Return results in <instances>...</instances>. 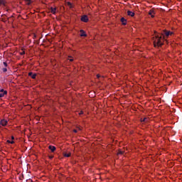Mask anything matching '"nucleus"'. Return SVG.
Instances as JSON below:
<instances>
[{
	"label": "nucleus",
	"instance_id": "nucleus-1",
	"mask_svg": "<svg viewBox=\"0 0 182 182\" xmlns=\"http://www.w3.org/2000/svg\"><path fill=\"white\" fill-rule=\"evenodd\" d=\"M154 46V48H157V46H163V38L159 33L155 32V36L153 37Z\"/></svg>",
	"mask_w": 182,
	"mask_h": 182
},
{
	"label": "nucleus",
	"instance_id": "nucleus-2",
	"mask_svg": "<svg viewBox=\"0 0 182 182\" xmlns=\"http://www.w3.org/2000/svg\"><path fill=\"white\" fill-rule=\"evenodd\" d=\"M173 33H173V31L164 30L161 33V36H164V39H166V38H168V36H171L172 35H173Z\"/></svg>",
	"mask_w": 182,
	"mask_h": 182
},
{
	"label": "nucleus",
	"instance_id": "nucleus-3",
	"mask_svg": "<svg viewBox=\"0 0 182 182\" xmlns=\"http://www.w3.org/2000/svg\"><path fill=\"white\" fill-rule=\"evenodd\" d=\"M1 16V21L4 22V23H11V21H9L10 18H7L6 15H2Z\"/></svg>",
	"mask_w": 182,
	"mask_h": 182
},
{
	"label": "nucleus",
	"instance_id": "nucleus-4",
	"mask_svg": "<svg viewBox=\"0 0 182 182\" xmlns=\"http://www.w3.org/2000/svg\"><path fill=\"white\" fill-rule=\"evenodd\" d=\"M81 21L82 22H89V17H87V16L86 15H83L82 17H81Z\"/></svg>",
	"mask_w": 182,
	"mask_h": 182
},
{
	"label": "nucleus",
	"instance_id": "nucleus-5",
	"mask_svg": "<svg viewBox=\"0 0 182 182\" xmlns=\"http://www.w3.org/2000/svg\"><path fill=\"white\" fill-rule=\"evenodd\" d=\"M58 11V9L56 7H50V11L51 12V14H53V15H56V12Z\"/></svg>",
	"mask_w": 182,
	"mask_h": 182
},
{
	"label": "nucleus",
	"instance_id": "nucleus-6",
	"mask_svg": "<svg viewBox=\"0 0 182 182\" xmlns=\"http://www.w3.org/2000/svg\"><path fill=\"white\" fill-rule=\"evenodd\" d=\"M8 92L6 90H4V89L0 90V97H4L5 95H7Z\"/></svg>",
	"mask_w": 182,
	"mask_h": 182
},
{
	"label": "nucleus",
	"instance_id": "nucleus-7",
	"mask_svg": "<svg viewBox=\"0 0 182 182\" xmlns=\"http://www.w3.org/2000/svg\"><path fill=\"white\" fill-rule=\"evenodd\" d=\"M8 121L6 119H1L0 122V126H6Z\"/></svg>",
	"mask_w": 182,
	"mask_h": 182
},
{
	"label": "nucleus",
	"instance_id": "nucleus-8",
	"mask_svg": "<svg viewBox=\"0 0 182 182\" xmlns=\"http://www.w3.org/2000/svg\"><path fill=\"white\" fill-rule=\"evenodd\" d=\"M28 76H31L32 79H36V73L33 74V73L30 72L28 73Z\"/></svg>",
	"mask_w": 182,
	"mask_h": 182
},
{
	"label": "nucleus",
	"instance_id": "nucleus-9",
	"mask_svg": "<svg viewBox=\"0 0 182 182\" xmlns=\"http://www.w3.org/2000/svg\"><path fill=\"white\" fill-rule=\"evenodd\" d=\"M121 22L122 25H127V20L124 18V17L121 18Z\"/></svg>",
	"mask_w": 182,
	"mask_h": 182
},
{
	"label": "nucleus",
	"instance_id": "nucleus-10",
	"mask_svg": "<svg viewBox=\"0 0 182 182\" xmlns=\"http://www.w3.org/2000/svg\"><path fill=\"white\" fill-rule=\"evenodd\" d=\"M48 149H49V150H50V151H52V153H53V151H55V150H56V147H55V146H52V145H50V146H48Z\"/></svg>",
	"mask_w": 182,
	"mask_h": 182
},
{
	"label": "nucleus",
	"instance_id": "nucleus-11",
	"mask_svg": "<svg viewBox=\"0 0 182 182\" xmlns=\"http://www.w3.org/2000/svg\"><path fill=\"white\" fill-rule=\"evenodd\" d=\"M127 15H128V16H132V17H133V16H134V12L128 11H127Z\"/></svg>",
	"mask_w": 182,
	"mask_h": 182
},
{
	"label": "nucleus",
	"instance_id": "nucleus-12",
	"mask_svg": "<svg viewBox=\"0 0 182 182\" xmlns=\"http://www.w3.org/2000/svg\"><path fill=\"white\" fill-rule=\"evenodd\" d=\"M80 36H87V35H86V32H85L83 30H80Z\"/></svg>",
	"mask_w": 182,
	"mask_h": 182
},
{
	"label": "nucleus",
	"instance_id": "nucleus-13",
	"mask_svg": "<svg viewBox=\"0 0 182 182\" xmlns=\"http://www.w3.org/2000/svg\"><path fill=\"white\" fill-rule=\"evenodd\" d=\"M153 14H154V11L153 10H150L149 15H151V18H154V15H153Z\"/></svg>",
	"mask_w": 182,
	"mask_h": 182
},
{
	"label": "nucleus",
	"instance_id": "nucleus-14",
	"mask_svg": "<svg viewBox=\"0 0 182 182\" xmlns=\"http://www.w3.org/2000/svg\"><path fill=\"white\" fill-rule=\"evenodd\" d=\"M26 2H27V5H31V4H32V1L31 0H25Z\"/></svg>",
	"mask_w": 182,
	"mask_h": 182
},
{
	"label": "nucleus",
	"instance_id": "nucleus-15",
	"mask_svg": "<svg viewBox=\"0 0 182 182\" xmlns=\"http://www.w3.org/2000/svg\"><path fill=\"white\" fill-rule=\"evenodd\" d=\"M5 4H6L5 1L0 0V5H4L5 6Z\"/></svg>",
	"mask_w": 182,
	"mask_h": 182
},
{
	"label": "nucleus",
	"instance_id": "nucleus-16",
	"mask_svg": "<svg viewBox=\"0 0 182 182\" xmlns=\"http://www.w3.org/2000/svg\"><path fill=\"white\" fill-rule=\"evenodd\" d=\"M2 71L4 72V73L8 72V69L6 68H2Z\"/></svg>",
	"mask_w": 182,
	"mask_h": 182
},
{
	"label": "nucleus",
	"instance_id": "nucleus-17",
	"mask_svg": "<svg viewBox=\"0 0 182 182\" xmlns=\"http://www.w3.org/2000/svg\"><path fill=\"white\" fill-rule=\"evenodd\" d=\"M64 157H70V153H69V154H64Z\"/></svg>",
	"mask_w": 182,
	"mask_h": 182
},
{
	"label": "nucleus",
	"instance_id": "nucleus-18",
	"mask_svg": "<svg viewBox=\"0 0 182 182\" xmlns=\"http://www.w3.org/2000/svg\"><path fill=\"white\" fill-rule=\"evenodd\" d=\"M148 120H149V119L145 117V118H144V119H141V122H148Z\"/></svg>",
	"mask_w": 182,
	"mask_h": 182
},
{
	"label": "nucleus",
	"instance_id": "nucleus-19",
	"mask_svg": "<svg viewBox=\"0 0 182 182\" xmlns=\"http://www.w3.org/2000/svg\"><path fill=\"white\" fill-rule=\"evenodd\" d=\"M12 18H14V16H11V17H10L9 18V19H10V23H12V22H14V19H12Z\"/></svg>",
	"mask_w": 182,
	"mask_h": 182
},
{
	"label": "nucleus",
	"instance_id": "nucleus-20",
	"mask_svg": "<svg viewBox=\"0 0 182 182\" xmlns=\"http://www.w3.org/2000/svg\"><path fill=\"white\" fill-rule=\"evenodd\" d=\"M67 4H68V6H70V8H73L72 3L68 2Z\"/></svg>",
	"mask_w": 182,
	"mask_h": 182
},
{
	"label": "nucleus",
	"instance_id": "nucleus-21",
	"mask_svg": "<svg viewBox=\"0 0 182 182\" xmlns=\"http://www.w3.org/2000/svg\"><path fill=\"white\" fill-rule=\"evenodd\" d=\"M3 65L5 66V68L8 67V63H6V62H4Z\"/></svg>",
	"mask_w": 182,
	"mask_h": 182
},
{
	"label": "nucleus",
	"instance_id": "nucleus-22",
	"mask_svg": "<svg viewBox=\"0 0 182 182\" xmlns=\"http://www.w3.org/2000/svg\"><path fill=\"white\" fill-rule=\"evenodd\" d=\"M7 142H8V143H11V144H14V143H15L14 141H9V140H8Z\"/></svg>",
	"mask_w": 182,
	"mask_h": 182
},
{
	"label": "nucleus",
	"instance_id": "nucleus-23",
	"mask_svg": "<svg viewBox=\"0 0 182 182\" xmlns=\"http://www.w3.org/2000/svg\"><path fill=\"white\" fill-rule=\"evenodd\" d=\"M20 55H25V51H23L22 53H21Z\"/></svg>",
	"mask_w": 182,
	"mask_h": 182
},
{
	"label": "nucleus",
	"instance_id": "nucleus-24",
	"mask_svg": "<svg viewBox=\"0 0 182 182\" xmlns=\"http://www.w3.org/2000/svg\"><path fill=\"white\" fill-rule=\"evenodd\" d=\"M80 116L83 114V111H80V113H79Z\"/></svg>",
	"mask_w": 182,
	"mask_h": 182
},
{
	"label": "nucleus",
	"instance_id": "nucleus-25",
	"mask_svg": "<svg viewBox=\"0 0 182 182\" xmlns=\"http://www.w3.org/2000/svg\"><path fill=\"white\" fill-rule=\"evenodd\" d=\"M118 154H123V151H119V153H118Z\"/></svg>",
	"mask_w": 182,
	"mask_h": 182
},
{
	"label": "nucleus",
	"instance_id": "nucleus-26",
	"mask_svg": "<svg viewBox=\"0 0 182 182\" xmlns=\"http://www.w3.org/2000/svg\"><path fill=\"white\" fill-rule=\"evenodd\" d=\"M49 159H50V160H52V159H53V156H50Z\"/></svg>",
	"mask_w": 182,
	"mask_h": 182
},
{
	"label": "nucleus",
	"instance_id": "nucleus-27",
	"mask_svg": "<svg viewBox=\"0 0 182 182\" xmlns=\"http://www.w3.org/2000/svg\"><path fill=\"white\" fill-rule=\"evenodd\" d=\"M73 132H74V133H77V130H76V129H74Z\"/></svg>",
	"mask_w": 182,
	"mask_h": 182
},
{
	"label": "nucleus",
	"instance_id": "nucleus-28",
	"mask_svg": "<svg viewBox=\"0 0 182 182\" xmlns=\"http://www.w3.org/2000/svg\"><path fill=\"white\" fill-rule=\"evenodd\" d=\"M70 62H73V58L70 59Z\"/></svg>",
	"mask_w": 182,
	"mask_h": 182
},
{
	"label": "nucleus",
	"instance_id": "nucleus-29",
	"mask_svg": "<svg viewBox=\"0 0 182 182\" xmlns=\"http://www.w3.org/2000/svg\"><path fill=\"white\" fill-rule=\"evenodd\" d=\"M97 77L100 78V75H97Z\"/></svg>",
	"mask_w": 182,
	"mask_h": 182
},
{
	"label": "nucleus",
	"instance_id": "nucleus-30",
	"mask_svg": "<svg viewBox=\"0 0 182 182\" xmlns=\"http://www.w3.org/2000/svg\"><path fill=\"white\" fill-rule=\"evenodd\" d=\"M12 140H14V139H15L14 136L11 137Z\"/></svg>",
	"mask_w": 182,
	"mask_h": 182
},
{
	"label": "nucleus",
	"instance_id": "nucleus-31",
	"mask_svg": "<svg viewBox=\"0 0 182 182\" xmlns=\"http://www.w3.org/2000/svg\"><path fill=\"white\" fill-rule=\"evenodd\" d=\"M33 37H34V38H36V35H34Z\"/></svg>",
	"mask_w": 182,
	"mask_h": 182
},
{
	"label": "nucleus",
	"instance_id": "nucleus-32",
	"mask_svg": "<svg viewBox=\"0 0 182 182\" xmlns=\"http://www.w3.org/2000/svg\"><path fill=\"white\" fill-rule=\"evenodd\" d=\"M69 58H72V56H69Z\"/></svg>",
	"mask_w": 182,
	"mask_h": 182
}]
</instances>
